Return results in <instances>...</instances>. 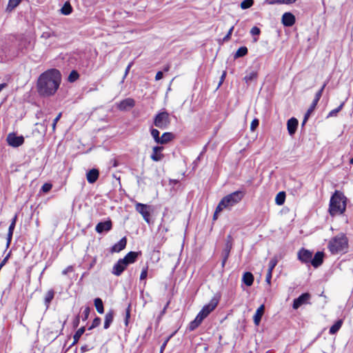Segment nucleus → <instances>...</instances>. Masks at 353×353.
<instances>
[{
    "mask_svg": "<svg viewBox=\"0 0 353 353\" xmlns=\"http://www.w3.org/2000/svg\"><path fill=\"white\" fill-rule=\"evenodd\" d=\"M265 3H268V4H281V3H283V2L282 1V0H266L265 1Z\"/></svg>",
    "mask_w": 353,
    "mask_h": 353,
    "instance_id": "09e8293b",
    "label": "nucleus"
},
{
    "mask_svg": "<svg viewBox=\"0 0 353 353\" xmlns=\"http://www.w3.org/2000/svg\"><path fill=\"white\" fill-rule=\"evenodd\" d=\"M168 304H169V303H168L166 304L165 307L163 309V311H162V312H161V316H162V315L165 312V310H166V308H167V307H168Z\"/></svg>",
    "mask_w": 353,
    "mask_h": 353,
    "instance_id": "69168bd1",
    "label": "nucleus"
},
{
    "mask_svg": "<svg viewBox=\"0 0 353 353\" xmlns=\"http://www.w3.org/2000/svg\"><path fill=\"white\" fill-rule=\"evenodd\" d=\"M277 263L278 259L276 256H274L269 262L268 271L272 272Z\"/></svg>",
    "mask_w": 353,
    "mask_h": 353,
    "instance_id": "72a5a7b5",
    "label": "nucleus"
},
{
    "mask_svg": "<svg viewBox=\"0 0 353 353\" xmlns=\"http://www.w3.org/2000/svg\"><path fill=\"white\" fill-rule=\"evenodd\" d=\"M72 11V8L69 2H65L61 9V12L64 15L70 14Z\"/></svg>",
    "mask_w": 353,
    "mask_h": 353,
    "instance_id": "c85d7f7f",
    "label": "nucleus"
},
{
    "mask_svg": "<svg viewBox=\"0 0 353 353\" xmlns=\"http://www.w3.org/2000/svg\"><path fill=\"white\" fill-rule=\"evenodd\" d=\"M114 312L110 310L105 316L104 328L108 329L113 321Z\"/></svg>",
    "mask_w": 353,
    "mask_h": 353,
    "instance_id": "b1692460",
    "label": "nucleus"
},
{
    "mask_svg": "<svg viewBox=\"0 0 353 353\" xmlns=\"http://www.w3.org/2000/svg\"><path fill=\"white\" fill-rule=\"evenodd\" d=\"M218 300L216 299H212L208 304L204 305L202 310L196 316L195 319L190 323V330H195L201 323L203 320L216 308Z\"/></svg>",
    "mask_w": 353,
    "mask_h": 353,
    "instance_id": "20e7f679",
    "label": "nucleus"
},
{
    "mask_svg": "<svg viewBox=\"0 0 353 353\" xmlns=\"http://www.w3.org/2000/svg\"><path fill=\"white\" fill-rule=\"evenodd\" d=\"M259 121L257 119H254L250 125V130L251 131H254L256 128L259 126Z\"/></svg>",
    "mask_w": 353,
    "mask_h": 353,
    "instance_id": "37998d69",
    "label": "nucleus"
},
{
    "mask_svg": "<svg viewBox=\"0 0 353 353\" xmlns=\"http://www.w3.org/2000/svg\"><path fill=\"white\" fill-rule=\"evenodd\" d=\"M61 82V74L57 69H50L41 74L37 81V90L42 97L54 95Z\"/></svg>",
    "mask_w": 353,
    "mask_h": 353,
    "instance_id": "f257e3e1",
    "label": "nucleus"
},
{
    "mask_svg": "<svg viewBox=\"0 0 353 353\" xmlns=\"http://www.w3.org/2000/svg\"><path fill=\"white\" fill-rule=\"evenodd\" d=\"M232 249V242L231 241H228L226 243V246H225V248L224 250V252L225 254V256L223 259V265H224L225 264V262L226 261V259H228V256L229 255V253L230 252V250Z\"/></svg>",
    "mask_w": 353,
    "mask_h": 353,
    "instance_id": "473e14b6",
    "label": "nucleus"
},
{
    "mask_svg": "<svg viewBox=\"0 0 353 353\" xmlns=\"http://www.w3.org/2000/svg\"><path fill=\"white\" fill-rule=\"evenodd\" d=\"M21 0H9L8 9L12 10L14 8H16L20 3Z\"/></svg>",
    "mask_w": 353,
    "mask_h": 353,
    "instance_id": "e433bc0d",
    "label": "nucleus"
},
{
    "mask_svg": "<svg viewBox=\"0 0 353 353\" xmlns=\"http://www.w3.org/2000/svg\"><path fill=\"white\" fill-rule=\"evenodd\" d=\"M163 150V147L162 146H154L152 148V152L150 156V158L154 161H160L164 158V155L162 153Z\"/></svg>",
    "mask_w": 353,
    "mask_h": 353,
    "instance_id": "9b49d317",
    "label": "nucleus"
},
{
    "mask_svg": "<svg viewBox=\"0 0 353 353\" xmlns=\"http://www.w3.org/2000/svg\"><path fill=\"white\" fill-rule=\"evenodd\" d=\"M127 243V240L125 237L122 238L117 243L114 244L112 248L111 252H119L120 251L123 250Z\"/></svg>",
    "mask_w": 353,
    "mask_h": 353,
    "instance_id": "a211bd4d",
    "label": "nucleus"
},
{
    "mask_svg": "<svg viewBox=\"0 0 353 353\" xmlns=\"http://www.w3.org/2000/svg\"><path fill=\"white\" fill-rule=\"evenodd\" d=\"M8 256H9V255H8V256H6V258H5L2 261H1V263H0V265H1V267H3V266L6 264V261H7V260H8Z\"/></svg>",
    "mask_w": 353,
    "mask_h": 353,
    "instance_id": "680f3d73",
    "label": "nucleus"
},
{
    "mask_svg": "<svg viewBox=\"0 0 353 353\" xmlns=\"http://www.w3.org/2000/svg\"><path fill=\"white\" fill-rule=\"evenodd\" d=\"M99 171L97 169H92L86 174V178L90 183H94L99 178Z\"/></svg>",
    "mask_w": 353,
    "mask_h": 353,
    "instance_id": "aec40b11",
    "label": "nucleus"
},
{
    "mask_svg": "<svg viewBox=\"0 0 353 353\" xmlns=\"http://www.w3.org/2000/svg\"><path fill=\"white\" fill-rule=\"evenodd\" d=\"M347 199L345 195L336 190L332 196L330 201L329 212L331 216L343 214L346 209Z\"/></svg>",
    "mask_w": 353,
    "mask_h": 353,
    "instance_id": "f03ea898",
    "label": "nucleus"
},
{
    "mask_svg": "<svg viewBox=\"0 0 353 353\" xmlns=\"http://www.w3.org/2000/svg\"><path fill=\"white\" fill-rule=\"evenodd\" d=\"M327 248L333 254L347 252L348 250V240L344 234H339L331 239Z\"/></svg>",
    "mask_w": 353,
    "mask_h": 353,
    "instance_id": "7ed1b4c3",
    "label": "nucleus"
},
{
    "mask_svg": "<svg viewBox=\"0 0 353 353\" xmlns=\"http://www.w3.org/2000/svg\"><path fill=\"white\" fill-rule=\"evenodd\" d=\"M6 140L8 145L14 148L21 145L24 142L23 137L17 136L14 133L8 134Z\"/></svg>",
    "mask_w": 353,
    "mask_h": 353,
    "instance_id": "1a4fd4ad",
    "label": "nucleus"
},
{
    "mask_svg": "<svg viewBox=\"0 0 353 353\" xmlns=\"http://www.w3.org/2000/svg\"><path fill=\"white\" fill-rule=\"evenodd\" d=\"M94 306L99 314L104 312L103 305L101 299L97 298L94 299Z\"/></svg>",
    "mask_w": 353,
    "mask_h": 353,
    "instance_id": "bb28decb",
    "label": "nucleus"
},
{
    "mask_svg": "<svg viewBox=\"0 0 353 353\" xmlns=\"http://www.w3.org/2000/svg\"><path fill=\"white\" fill-rule=\"evenodd\" d=\"M163 77V72L159 71L157 73L156 76H155V80L156 81H159L160 79H161Z\"/></svg>",
    "mask_w": 353,
    "mask_h": 353,
    "instance_id": "6e6d98bb",
    "label": "nucleus"
},
{
    "mask_svg": "<svg viewBox=\"0 0 353 353\" xmlns=\"http://www.w3.org/2000/svg\"><path fill=\"white\" fill-rule=\"evenodd\" d=\"M135 208L136 210L142 215L143 219L146 222L149 223L150 216V207L146 204L136 203Z\"/></svg>",
    "mask_w": 353,
    "mask_h": 353,
    "instance_id": "6e6552de",
    "label": "nucleus"
},
{
    "mask_svg": "<svg viewBox=\"0 0 353 353\" xmlns=\"http://www.w3.org/2000/svg\"><path fill=\"white\" fill-rule=\"evenodd\" d=\"M84 332H85V327H80L76 332V333L74 334V335L73 336V339H74L73 344H75V343H77L78 342V341L79 340V339L82 336V334L84 333Z\"/></svg>",
    "mask_w": 353,
    "mask_h": 353,
    "instance_id": "7c9ffc66",
    "label": "nucleus"
},
{
    "mask_svg": "<svg viewBox=\"0 0 353 353\" xmlns=\"http://www.w3.org/2000/svg\"><path fill=\"white\" fill-rule=\"evenodd\" d=\"M323 258L324 253L323 252H317L314 254V256L313 258L312 257L310 263L313 267L318 268L323 263Z\"/></svg>",
    "mask_w": 353,
    "mask_h": 353,
    "instance_id": "dca6fc26",
    "label": "nucleus"
},
{
    "mask_svg": "<svg viewBox=\"0 0 353 353\" xmlns=\"http://www.w3.org/2000/svg\"><path fill=\"white\" fill-rule=\"evenodd\" d=\"M272 272L268 271L265 278V281L268 284L270 285L272 279Z\"/></svg>",
    "mask_w": 353,
    "mask_h": 353,
    "instance_id": "8fccbe9b",
    "label": "nucleus"
},
{
    "mask_svg": "<svg viewBox=\"0 0 353 353\" xmlns=\"http://www.w3.org/2000/svg\"><path fill=\"white\" fill-rule=\"evenodd\" d=\"M138 256V253L135 252H130L123 259H119L113 266L112 273L116 276H119L125 270L129 264L135 262Z\"/></svg>",
    "mask_w": 353,
    "mask_h": 353,
    "instance_id": "423d86ee",
    "label": "nucleus"
},
{
    "mask_svg": "<svg viewBox=\"0 0 353 353\" xmlns=\"http://www.w3.org/2000/svg\"><path fill=\"white\" fill-rule=\"evenodd\" d=\"M54 296V292L52 290H50L48 291V292L46 294L45 297V303L47 306L50 304L51 301L53 299Z\"/></svg>",
    "mask_w": 353,
    "mask_h": 353,
    "instance_id": "2f4dec72",
    "label": "nucleus"
},
{
    "mask_svg": "<svg viewBox=\"0 0 353 353\" xmlns=\"http://www.w3.org/2000/svg\"><path fill=\"white\" fill-rule=\"evenodd\" d=\"M219 212H218V211H217V208H216V210H215V212H214V216H213V219H214V220L217 219V218H218V214H219Z\"/></svg>",
    "mask_w": 353,
    "mask_h": 353,
    "instance_id": "052dcab7",
    "label": "nucleus"
},
{
    "mask_svg": "<svg viewBox=\"0 0 353 353\" xmlns=\"http://www.w3.org/2000/svg\"><path fill=\"white\" fill-rule=\"evenodd\" d=\"M325 87V84H324L322 86V88L316 93V95H315V97L314 99V103L319 102V99H321V97L322 96V94H323Z\"/></svg>",
    "mask_w": 353,
    "mask_h": 353,
    "instance_id": "ea45409f",
    "label": "nucleus"
},
{
    "mask_svg": "<svg viewBox=\"0 0 353 353\" xmlns=\"http://www.w3.org/2000/svg\"><path fill=\"white\" fill-rule=\"evenodd\" d=\"M258 77V72L252 70L247 72L246 75L244 77L243 80L247 84H250L252 81H255Z\"/></svg>",
    "mask_w": 353,
    "mask_h": 353,
    "instance_id": "412c9836",
    "label": "nucleus"
},
{
    "mask_svg": "<svg viewBox=\"0 0 353 353\" xmlns=\"http://www.w3.org/2000/svg\"><path fill=\"white\" fill-rule=\"evenodd\" d=\"M61 117V113H59L57 117L56 118L54 119L53 121V123H52V129L53 130H55V128H56V124L58 122V121L60 119Z\"/></svg>",
    "mask_w": 353,
    "mask_h": 353,
    "instance_id": "3c124183",
    "label": "nucleus"
},
{
    "mask_svg": "<svg viewBox=\"0 0 353 353\" xmlns=\"http://www.w3.org/2000/svg\"><path fill=\"white\" fill-rule=\"evenodd\" d=\"M248 53V48L245 46L239 48L234 54V59L242 57Z\"/></svg>",
    "mask_w": 353,
    "mask_h": 353,
    "instance_id": "c756f323",
    "label": "nucleus"
},
{
    "mask_svg": "<svg viewBox=\"0 0 353 353\" xmlns=\"http://www.w3.org/2000/svg\"><path fill=\"white\" fill-rule=\"evenodd\" d=\"M169 70H170V65H167L166 66H165V68L163 69V70L165 72H168V71H169Z\"/></svg>",
    "mask_w": 353,
    "mask_h": 353,
    "instance_id": "774afa93",
    "label": "nucleus"
},
{
    "mask_svg": "<svg viewBox=\"0 0 353 353\" xmlns=\"http://www.w3.org/2000/svg\"><path fill=\"white\" fill-rule=\"evenodd\" d=\"M100 323H101V319L99 317H96L93 320L92 325L89 327V330H92V328L99 326L100 325Z\"/></svg>",
    "mask_w": 353,
    "mask_h": 353,
    "instance_id": "79ce46f5",
    "label": "nucleus"
},
{
    "mask_svg": "<svg viewBox=\"0 0 353 353\" xmlns=\"http://www.w3.org/2000/svg\"><path fill=\"white\" fill-rule=\"evenodd\" d=\"M14 228H15V225L13 223H11L9 226V228H8V236H7V243H6L7 247H9V245L11 243Z\"/></svg>",
    "mask_w": 353,
    "mask_h": 353,
    "instance_id": "cd10ccee",
    "label": "nucleus"
},
{
    "mask_svg": "<svg viewBox=\"0 0 353 353\" xmlns=\"http://www.w3.org/2000/svg\"><path fill=\"white\" fill-rule=\"evenodd\" d=\"M112 223L111 220H107L104 222L99 223L95 228V230L97 233H102L103 232H108L112 229Z\"/></svg>",
    "mask_w": 353,
    "mask_h": 353,
    "instance_id": "f8f14e48",
    "label": "nucleus"
},
{
    "mask_svg": "<svg viewBox=\"0 0 353 353\" xmlns=\"http://www.w3.org/2000/svg\"><path fill=\"white\" fill-rule=\"evenodd\" d=\"M242 281L247 286H251L254 282V276L251 272H247L243 274Z\"/></svg>",
    "mask_w": 353,
    "mask_h": 353,
    "instance_id": "5701e85b",
    "label": "nucleus"
},
{
    "mask_svg": "<svg viewBox=\"0 0 353 353\" xmlns=\"http://www.w3.org/2000/svg\"><path fill=\"white\" fill-rule=\"evenodd\" d=\"M135 101L133 99L127 98L117 104V108L121 111L127 110L134 106Z\"/></svg>",
    "mask_w": 353,
    "mask_h": 353,
    "instance_id": "ddd939ff",
    "label": "nucleus"
},
{
    "mask_svg": "<svg viewBox=\"0 0 353 353\" xmlns=\"http://www.w3.org/2000/svg\"><path fill=\"white\" fill-rule=\"evenodd\" d=\"M285 199V192H279L275 197V203L278 205H281L284 203Z\"/></svg>",
    "mask_w": 353,
    "mask_h": 353,
    "instance_id": "a878e982",
    "label": "nucleus"
},
{
    "mask_svg": "<svg viewBox=\"0 0 353 353\" xmlns=\"http://www.w3.org/2000/svg\"><path fill=\"white\" fill-rule=\"evenodd\" d=\"M254 3V0H243L241 3V8L243 10L250 8Z\"/></svg>",
    "mask_w": 353,
    "mask_h": 353,
    "instance_id": "c9c22d12",
    "label": "nucleus"
},
{
    "mask_svg": "<svg viewBox=\"0 0 353 353\" xmlns=\"http://www.w3.org/2000/svg\"><path fill=\"white\" fill-rule=\"evenodd\" d=\"M225 77H226V71H223V74L220 78V81H219V85H218V88L221 86V85L223 83L225 79Z\"/></svg>",
    "mask_w": 353,
    "mask_h": 353,
    "instance_id": "603ef678",
    "label": "nucleus"
},
{
    "mask_svg": "<svg viewBox=\"0 0 353 353\" xmlns=\"http://www.w3.org/2000/svg\"><path fill=\"white\" fill-rule=\"evenodd\" d=\"M17 219V215H15V216L13 217V219H12V222H11V223H13L14 225H16Z\"/></svg>",
    "mask_w": 353,
    "mask_h": 353,
    "instance_id": "338daca9",
    "label": "nucleus"
},
{
    "mask_svg": "<svg viewBox=\"0 0 353 353\" xmlns=\"http://www.w3.org/2000/svg\"><path fill=\"white\" fill-rule=\"evenodd\" d=\"M79 78V74L77 72L73 70L70 72L68 76V80L70 82H74Z\"/></svg>",
    "mask_w": 353,
    "mask_h": 353,
    "instance_id": "4c0bfd02",
    "label": "nucleus"
},
{
    "mask_svg": "<svg viewBox=\"0 0 353 353\" xmlns=\"http://www.w3.org/2000/svg\"><path fill=\"white\" fill-rule=\"evenodd\" d=\"M233 30H234V26H232L230 28V30H229V31H228V34H226V36L223 38V40H224V41H227V40H229V39H230V37H231V35H232V34Z\"/></svg>",
    "mask_w": 353,
    "mask_h": 353,
    "instance_id": "49530a36",
    "label": "nucleus"
},
{
    "mask_svg": "<svg viewBox=\"0 0 353 353\" xmlns=\"http://www.w3.org/2000/svg\"><path fill=\"white\" fill-rule=\"evenodd\" d=\"M298 123V120L295 118H291L288 121L287 128L290 135H293L295 133Z\"/></svg>",
    "mask_w": 353,
    "mask_h": 353,
    "instance_id": "f3484780",
    "label": "nucleus"
},
{
    "mask_svg": "<svg viewBox=\"0 0 353 353\" xmlns=\"http://www.w3.org/2000/svg\"><path fill=\"white\" fill-rule=\"evenodd\" d=\"M260 32H261L260 29L256 26L253 27L250 30V33L252 35H259L260 34Z\"/></svg>",
    "mask_w": 353,
    "mask_h": 353,
    "instance_id": "a18cd8bd",
    "label": "nucleus"
},
{
    "mask_svg": "<svg viewBox=\"0 0 353 353\" xmlns=\"http://www.w3.org/2000/svg\"><path fill=\"white\" fill-rule=\"evenodd\" d=\"M73 271V268L72 266H68V268H66L65 270H63L62 271V274L65 275L67 274L68 272H72Z\"/></svg>",
    "mask_w": 353,
    "mask_h": 353,
    "instance_id": "864d4df0",
    "label": "nucleus"
},
{
    "mask_svg": "<svg viewBox=\"0 0 353 353\" xmlns=\"http://www.w3.org/2000/svg\"><path fill=\"white\" fill-rule=\"evenodd\" d=\"M168 341V340H166V341L163 343V344L161 345V352H162L163 351V350H164V348H165V345H166V344H167Z\"/></svg>",
    "mask_w": 353,
    "mask_h": 353,
    "instance_id": "e2e57ef3",
    "label": "nucleus"
},
{
    "mask_svg": "<svg viewBox=\"0 0 353 353\" xmlns=\"http://www.w3.org/2000/svg\"><path fill=\"white\" fill-rule=\"evenodd\" d=\"M130 318V310L129 309L127 310L126 316H125V325H127L128 323V319Z\"/></svg>",
    "mask_w": 353,
    "mask_h": 353,
    "instance_id": "bf43d9fd",
    "label": "nucleus"
},
{
    "mask_svg": "<svg viewBox=\"0 0 353 353\" xmlns=\"http://www.w3.org/2000/svg\"><path fill=\"white\" fill-rule=\"evenodd\" d=\"M7 86V84L3 83L0 84V92Z\"/></svg>",
    "mask_w": 353,
    "mask_h": 353,
    "instance_id": "0e129e2a",
    "label": "nucleus"
},
{
    "mask_svg": "<svg viewBox=\"0 0 353 353\" xmlns=\"http://www.w3.org/2000/svg\"><path fill=\"white\" fill-rule=\"evenodd\" d=\"M173 138L174 136L171 132H164L161 137H160L158 144H166L171 141Z\"/></svg>",
    "mask_w": 353,
    "mask_h": 353,
    "instance_id": "4be33fe9",
    "label": "nucleus"
},
{
    "mask_svg": "<svg viewBox=\"0 0 353 353\" xmlns=\"http://www.w3.org/2000/svg\"><path fill=\"white\" fill-rule=\"evenodd\" d=\"M170 123V116L167 112H161L158 113L154 120V124L156 127L161 129H165Z\"/></svg>",
    "mask_w": 353,
    "mask_h": 353,
    "instance_id": "0eeeda50",
    "label": "nucleus"
},
{
    "mask_svg": "<svg viewBox=\"0 0 353 353\" xmlns=\"http://www.w3.org/2000/svg\"><path fill=\"white\" fill-rule=\"evenodd\" d=\"M310 297L311 296L309 293L302 294L297 299L294 300L293 308L294 310H296L302 305L307 303L310 300Z\"/></svg>",
    "mask_w": 353,
    "mask_h": 353,
    "instance_id": "9d476101",
    "label": "nucleus"
},
{
    "mask_svg": "<svg viewBox=\"0 0 353 353\" xmlns=\"http://www.w3.org/2000/svg\"><path fill=\"white\" fill-rule=\"evenodd\" d=\"M296 0H282L283 3L285 4H291L296 1Z\"/></svg>",
    "mask_w": 353,
    "mask_h": 353,
    "instance_id": "13d9d810",
    "label": "nucleus"
},
{
    "mask_svg": "<svg viewBox=\"0 0 353 353\" xmlns=\"http://www.w3.org/2000/svg\"><path fill=\"white\" fill-rule=\"evenodd\" d=\"M318 103H314V101H313L310 108L307 110V113L305 114V118H304V121H303V123L307 121V119H308V117H310V114L313 112V110L315 109L316 105H317Z\"/></svg>",
    "mask_w": 353,
    "mask_h": 353,
    "instance_id": "f704fd0d",
    "label": "nucleus"
},
{
    "mask_svg": "<svg viewBox=\"0 0 353 353\" xmlns=\"http://www.w3.org/2000/svg\"><path fill=\"white\" fill-rule=\"evenodd\" d=\"M151 135L154 139L155 142L158 143L160 137H159V131L157 129H152L151 130Z\"/></svg>",
    "mask_w": 353,
    "mask_h": 353,
    "instance_id": "58836bf2",
    "label": "nucleus"
},
{
    "mask_svg": "<svg viewBox=\"0 0 353 353\" xmlns=\"http://www.w3.org/2000/svg\"><path fill=\"white\" fill-rule=\"evenodd\" d=\"M282 23L285 26L290 27L295 23V17L291 12H285L282 16Z\"/></svg>",
    "mask_w": 353,
    "mask_h": 353,
    "instance_id": "2eb2a0df",
    "label": "nucleus"
},
{
    "mask_svg": "<svg viewBox=\"0 0 353 353\" xmlns=\"http://www.w3.org/2000/svg\"><path fill=\"white\" fill-rule=\"evenodd\" d=\"M343 103H342L337 108L332 110L330 112L328 117H335L337 113L342 109L343 106Z\"/></svg>",
    "mask_w": 353,
    "mask_h": 353,
    "instance_id": "a19ab883",
    "label": "nucleus"
},
{
    "mask_svg": "<svg viewBox=\"0 0 353 353\" xmlns=\"http://www.w3.org/2000/svg\"><path fill=\"white\" fill-rule=\"evenodd\" d=\"M147 267L145 268H144L141 273V275H140V279L141 280H143V279H145L147 276H148V271H147Z\"/></svg>",
    "mask_w": 353,
    "mask_h": 353,
    "instance_id": "de8ad7c7",
    "label": "nucleus"
},
{
    "mask_svg": "<svg viewBox=\"0 0 353 353\" xmlns=\"http://www.w3.org/2000/svg\"><path fill=\"white\" fill-rule=\"evenodd\" d=\"M243 196V192L236 191L224 196L217 205V211L221 212L223 209H230L232 206L239 203Z\"/></svg>",
    "mask_w": 353,
    "mask_h": 353,
    "instance_id": "39448f33",
    "label": "nucleus"
},
{
    "mask_svg": "<svg viewBox=\"0 0 353 353\" xmlns=\"http://www.w3.org/2000/svg\"><path fill=\"white\" fill-rule=\"evenodd\" d=\"M343 324V320H338L330 329V334H336L341 327Z\"/></svg>",
    "mask_w": 353,
    "mask_h": 353,
    "instance_id": "393cba45",
    "label": "nucleus"
},
{
    "mask_svg": "<svg viewBox=\"0 0 353 353\" xmlns=\"http://www.w3.org/2000/svg\"><path fill=\"white\" fill-rule=\"evenodd\" d=\"M52 188V184L46 183L43 185L41 190L43 192H49Z\"/></svg>",
    "mask_w": 353,
    "mask_h": 353,
    "instance_id": "c03bdc74",
    "label": "nucleus"
},
{
    "mask_svg": "<svg viewBox=\"0 0 353 353\" xmlns=\"http://www.w3.org/2000/svg\"><path fill=\"white\" fill-rule=\"evenodd\" d=\"M132 65V63H130L128 64V65L127 66L126 69H125V74H124V76H123V81L124 80V79L126 77V76L128 75V74L129 73V71L131 68Z\"/></svg>",
    "mask_w": 353,
    "mask_h": 353,
    "instance_id": "5fc2aeb1",
    "label": "nucleus"
},
{
    "mask_svg": "<svg viewBox=\"0 0 353 353\" xmlns=\"http://www.w3.org/2000/svg\"><path fill=\"white\" fill-rule=\"evenodd\" d=\"M312 257V252L307 250L303 248L298 252V259L303 263L310 262Z\"/></svg>",
    "mask_w": 353,
    "mask_h": 353,
    "instance_id": "4468645a",
    "label": "nucleus"
},
{
    "mask_svg": "<svg viewBox=\"0 0 353 353\" xmlns=\"http://www.w3.org/2000/svg\"><path fill=\"white\" fill-rule=\"evenodd\" d=\"M83 313H84V315H85V319H87L88 317L89 313H90V308L89 307H86Z\"/></svg>",
    "mask_w": 353,
    "mask_h": 353,
    "instance_id": "4d7b16f0",
    "label": "nucleus"
},
{
    "mask_svg": "<svg viewBox=\"0 0 353 353\" xmlns=\"http://www.w3.org/2000/svg\"><path fill=\"white\" fill-rule=\"evenodd\" d=\"M265 306L264 305H261L256 311L255 314L253 316L254 323L256 325H259L261 318L264 314Z\"/></svg>",
    "mask_w": 353,
    "mask_h": 353,
    "instance_id": "6ab92c4d",
    "label": "nucleus"
}]
</instances>
